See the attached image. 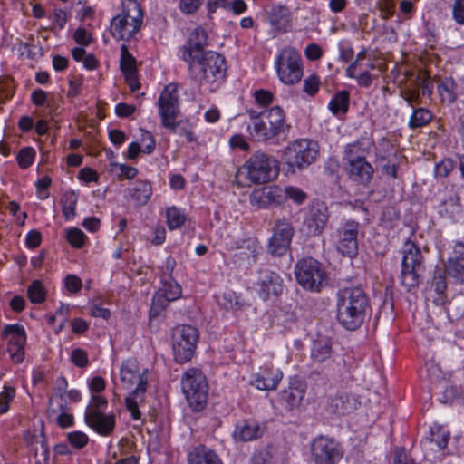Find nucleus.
Here are the masks:
<instances>
[{
    "instance_id": "obj_35",
    "label": "nucleus",
    "mask_w": 464,
    "mask_h": 464,
    "mask_svg": "<svg viewBox=\"0 0 464 464\" xmlns=\"http://www.w3.org/2000/svg\"><path fill=\"white\" fill-rule=\"evenodd\" d=\"M430 443H434L439 450L447 447L450 437V431L439 425L430 427Z\"/></svg>"
},
{
    "instance_id": "obj_7",
    "label": "nucleus",
    "mask_w": 464,
    "mask_h": 464,
    "mask_svg": "<svg viewBox=\"0 0 464 464\" xmlns=\"http://www.w3.org/2000/svg\"><path fill=\"white\" fill-rule=\"evenodd\" d=\"M181 387L193 411H201L208 395V385L202 372L196 368L188 369L181 378Z\"/></svg>"
},
{
    "instance_id": "obj_19",
    "label": "nucleus",
    "mask_w": 464,
    "mask_h": 464,
    "mask_svg": "<svg viewBox=\"0 0 464 464\" xmlns=\"http://www.w3.org/2000/svg\"><path fill=\"white\" fill-rule=\"evenodd\" d=\"M84 420L86 424L102 436L110 435L115 427L113 415H106L95 409L86 410Z\"/></svg>"
},
{
    "instance_id": "obj_38",
    "label": "nucleus",
    "mask_w": 464,
    "mask_h": 464,
    "mask_svg": "<svg viewBox=\"0 0 464 464\" xmlns=\"http://www.w3.org/2000/svg\"><path fill=\"white\" fill-rule=\"evenodd\" d=\"M62 210L66 220L72 219L76 213L77 196L73 192H67L62 197Z\"/></svg>"
},
{
    "instance_id": "obj_5",
    "label": "nucleus",
    "mask_w": 464,
    "mask_h": 464,
    "mask_svg": "<svg viewBox=\"0 0 464 464\" xmlns=\"http://www.w3.org/2000/svg\"><path fill=\"white\" fill-rule=\"evenodd\" d=\"M143 13L136 0H123L121 12L112 18L110 32L117 40L129 41L140 30Z\"/></svg>"
},
{
    "instance_id": "obj_55",
    "label": "nucleus",
    "mask_w": 464,
    "mask_h": 464,
    "mask_svg": "<svg viewBox=\"0 0 464 464\" xmlns=\"http://www.w3.org/2000/svg\"><path fill=\"white\" fill-rule=\"evenodd\" d=\"M256 102L261 106H267L274 101V94L266 90H257L254 93Z\"/></svg>"
},
{
    "instance_id": "obj_14",
    "label": "nucleus",
    "mask_w": 464,
    "mask_h": 464,
    "mask_svg": "<svg viewBox=\"0 0 464 464\" xmlns=\"http://www.w3.org/2000/svg\"><path fill=\"white\" fill-rule=\"evenodd\" d=\"M359 223L349 220L337 228L335 248L343 256L353 257L358 253Z\"/></svg>"
},
{
    "instance_id": "obj_41",
    "label": "nucleus",
    "mask_w": 464,
    "mask_h": 464,
    "mask_svg": "<svg viewBox=\"0 0 464 464\" xmlns=\"http://www.w3.org/2000/svg\"><path fill=\"white\" fill-rule=\"evenodd\" d=\"M30 301L34 304H42L45 300V291L39 280H34L27 289Z\"/></svg>"
},
{
    "instance_id": "obj_50",
    "label": "nucleus",
    "mask_w": 464,
    "mask_h": 464,
    "mask_svg": "<svg viewBox=\"0 0 464 464\" xmlns=\"http://www.w3.org/2000/svg\"><path fill=\"white\" fill-rule=\"evenodd\" d=\"M71 360L75 366L80 368H84L89 363L88 354L86 351L81 348H76L72 352Z\"/></svg>"
},
{
    "instance_id": "obj_62",
    "label": "nucleus",
    "mask_w": 464,
    "mask_h": 464,
    "mask_svg": "<svg viewBox=\"0 0 464 464\" xmlns=\"http://www.w3.org/2000/svg\"><path fill=\"white\" fill-rule=\"evenodd\" d=\"M202 0H180V10L185 14H193L201 5Z\"/></svg>"
},
{
    "instance_id": "obj_8",
    "label": "nucleus",
    "mask_w": 464,
    "mask_h": 464,
    "mask_svg": "<svg viewBox=\"0 0 464 464\" xmlns=\"http://www.w3.org/2000/svg\"><path fill=\"white\" fill-rule=\"evenodd\" d=\"M319 155V146L312 140H297L285 150L283 159L293 170L303 169L315 161Z\"/></svg>"
},
{
    "instance_id": "obj_6",
    "label": "nucleus",
    "mask_w": 464,
    "mask_h": 464,
    "mask_svg": "<svg viewBox=\"0 0 464 464\" xmlns=\"http://www.w3.org/2000/svg\"><path fill=\"white\" fill-rule=\"evenodd\" d=\"M297 283L311 292H320L328 284V275L324 266L313 257H304L295 266Z\"/></svg>"
},
{
    "instance_id": "obj_24",
    "label": "nucleus",
    "mask_w": 464,
    "mask_h": 464,
    "mask_svg": "<svg viewBox=\"0 0 464 464\" xmlns=\"http://www.w3.org/2000/svg\"><path fill=\"white\" fill-rule=\"evenodd\" d=\"M264 430L265 427L256 420H243L236 425L233 438L236 441L246 442L260 438Z\"/></svg>"
},
{
    "instance_id": "obj_2",
    "label": "nucleus",
    "mask_w": 464,
    "mask_h": 464,
    "mask_svg": "<svg viewBox=\"0 0 464 464\" xmlns=\"http://www.w3.org/2000/svg\"><path fill=\"white\" fill-rule=\"evenodd\" d=\"M338 296V322L347 330L358 329L362 324L369 308V299L365 291L360 286L346 287Z\"/></svg>"
},
{
    "instance_id": "obj_12",
    "label": "nucleus",
    "mask_w": 464,
    "mask_h": 464,
    "mask_svg": "<svg viewBox=\"0 0 464 464\" xmlns=\"http://www.w3.org/2000/svg\"><path fill=\"white\" fill-rule=\"evenodd\" d=\"M198 340V331L196 327L188 324L176 327L172 334L175 361L179 363L188 362L194 354Z\"/></svg>"
},
{
    "instance_id": "obj_37",
    "label": "nucleus",
    "mask_w": 464,
    "mask_h": 464,
    "mask_svg": "<svg viewBox=\"0 0 464 464\" xmlns=\"http://www.w3.org/2000/svg\"><path fill=\"white\" fill-rule=\"evenodd\" d=\"M432 119V113L424 108L415 109L410 118L409 126L411 129L420 128L428 124Z\"/></svg>"
},
{
    "instance_id": "obj_10",
    "label": "nucleus",
    "mask_w": 464,
    "mask_h": 464,
    "mask_svg": "<svg viewBox=\"0 0 464 464\" xmlns=\"http://www.w3.org/2000/svg\"><path fill=\"white\" fill-rule=\"evenodd\" d=\"M247 179L255 184L275 179L279 172L277 160L271 155L257 151L243 166Z\"/></svg>"
},
{
    "instance_id": "obj_30",
    "label": "nucleus",
    "mask_w": 464,
    "mask_h": 464,
    "mask_svg": "<svg viewBox=\"0 0 464 464\" xmlns=\"http://www.w3.org/2000/svg\"><path fill=\"white\" fill-rule=\"evenodd\" d=\"M131 198L140 206L145 205L152 194V188L149 182L138 180L129 188Z\"/></svg>"
},
{
    "instance_id": "obj_45",
    "label": "nucleus",
    "mask_w": 464,
    "mask_h": 464,
    "mask_svg": "<svg viewBox=\"0 0 464 464\" xmlns=\"http://www.w3.org/2000/svg\"><path fill=\"white\" fill-rule=\"evenodd\" d=\"M163 295L169 297V300L175 301L181 296V286L175 281H166L160 289Z\"/></svg>"
},
{
    "instance_id": "obj_56",
    "label": "nucleus",
    "mask_w": 464,
    "mask_h": 464,
    "mask_svg": "<svg viewBox=\"0 0 464 464\" xmlns=\"http://www.w3.org/2000/svg\"><path fill=\"white\" fill-rule=\"evenodd\" d=\"M319 83V77L314 74L311 75L308 78H306L304 82V91L307 94L313 96L318 92Z\"/></svg>"
},
{
    "instance_id": "obj_49",
    "label": "nucleus",
    "mask_w": 464,
    "mask_h": 464,
    "mask_svg": "<svg viewBox=\"0 0 464 464\" xmlns=\"http://www.w3.org/2000/svg\"><path fill=\"white\" fill-rule=\"evenodd\" d=\"M68 441L76 449H82L88 443V436L82 431L70 432L67 435Z\"/></svg>"
},
{
    "instance_id": "obj_15",
    "label": "nucleus",
    "mask_w": 464,
    "mask_h": 464,
    "mask_svg": "<svg viewBox=\"0 0 464 464\" xmlns=\"http://www.w3.org/2000/svg\"><path fill=\"white\" fill-rule=\"evenodd\" d=\"M294 233V227L287 219H276L267 245L268 252L276 256L285 255L290 247Z\"/></svg>"
},
{
    "instance_id": "obj_1",
    "label": "nucleus",
    "mask_w": 464,
    "mask_h": 464,
    "mask_svg": "<svg viewBox=\"0 0 464 464\" xmlns=\"http://www.w3.org/2000/svg\"><path fill=\"white\" fill-rule=\"evenodd\" d=\"M247 114L250 119L247 131L253 140L276 144L280 139L285 138L290 130L285 113L278 105L260 112L248 110Z\"/></svg>"
},
{
    "instance_id": "obj_28",
    "label": "nucleus",
    "mask_w": 464,
    "mask_h": 464,
    "mask_svg": "<svg viewBox=\"0 0 464 464\" xmlns=\"http://www.w3.org/2000/svg\"><path fill=\"white\" fill-rule=\"evenodd\" d=\"M328 221L327 208L321 205L311 209L309 218H307V226L314 234L320 233Z\"/></svg>"
},
{
    "instance_id": "obj_64",
    "label": "nucleus",
    "mask_w": 464,
    "mask_h": 464,
    "mask_svg": "<svg viewBox=\"0 0 464 464\" xmlns=\"http://www.w3.org/2000/svg\"><path fill=\"white\" fill-rule=\"evenodd\" d=\"M229 144L233 149H240L245 151L249 150V144L246 142L245 138L240 134L233 135L229 140Z\"/></svg>"
},
{
    "instance_id": "obj_31",
    "label": "nucleus",
    "mask_w": 464,
    "mask_h": 464,
    "mask_svg": "<svg viewBox=\"0 0 464 464\" xmlns=\"http://www.w3.org/2000/svg\"><path fill=\"white\" fill-rule=\"evenodd\" d=\"M370 138H361L345 147L344 153L346 160H356V157H365L372 146Z\"/></svg>"
},
{
    "instance_id": "obj_39",
    "label": "nucleus",
    "mask_w": 464,
    "mask_h": 464,
    "mask_svg": "<svg viewBox=\"0 0 464 464\" xmlns=\"http://www.w3.org/2000/svg\"><path fill=\"white\" fill-rule=\"evenodd\" d=\"M445 273L459 282H464V261L449 258L445 265Z\"/></svg>"
},
{
    "instance_id": "obj_43",
    "label": "nucleus",
    "mask_w": 464,
    "mask_h": 464,
    "mask_svg": "<svg viewBox=\"0 0 464 464\" xmlns=\"http://www.w3.org/2000/svg\"><path fill=\"white\" fill-rule=\"evenodd\" d=\"M171 300H169V297L161 291H158L152 299V304L150 308V316H157L160 313L164 310Z\"/></svg>"
},
{
    "instance_id": "obj_11",
    "label": "nucleus",
    "mask_w": 464,
    "mask_h": 464,
    "mask_svg": "<svg viewBox=\"0 0 464 464\" xmlns=\"http://www.w3.org/2000/svg\"><path fill=\"white\" fill-rule=\"evenodd\" d=\"M159 114L163 127L173 132H179L176 120L179 114V98L178 85L169 83L162 90L159 101Z\"/></svg>"
},
{
    "instance_id": "obj_3",
    "label": "nucleus",
    "mask_w": 464,
    "mask_h": 464,
    "mask_svg": "<svg viewBox=\"0 0 464 464\" xmlns=\"http://www.w3.org/2000/svg\"><path fill=\"white\" fill-rule=\"evenodd\" d=\"M121 381L126 390H134L125 398L127 410L134 420H140L141 413L139 407L145 400L148 387L147 371L142 373L136 361L129 360L121 367Z\"/></svg>"
},
{
    "instance_id": "obj_44",
    "label": "nucleus",
    "mask_w": 464,
    "mask_h": 464,
    "mask_svg": "<svg viewBox=\"0 0 464 464\" xmlns=\"http://www.w3.org/2000/svg\"><path fill=\"white\" fill-rule=\"evenodd\" d=\"M15 396V390L13 387L5 385L0 393V414L9 411V404Z\"/></svg>"
},
{
    "instance_id": "obj_61",
    "label": "nucleus",
    "mask_w": 464,
    "mask_h": 464,
    "mask_svg": "<svg viewBox=\"0 0 464 464\" xmlns=\"http://www.w3.org/2000/svg\"><path fill=\"white\" fill-rule=\"evenodd\" d=\"M339 50V60L343 63H349L353 58V49L348 45L344 44L343 43H340L338 45Z\"/></svg>"
},
{
    "instance_id": "obj_18",
    "label": "nucleus",
    "mask_w": 464,
    "mask_h": 464,
    "mask_svg": "<svg viewBox=\"0 0 464 464\" xmlns=\"http://www.w3.org/2000/svg\"><path fill=\"white\" fill-rule=\"evenodd\" d=\"M250 204L257 208H267L284 203L282 188L277 185L264 186L254 189L250 194Z\"/></svg>"
},
{
    "instance_id": "obj_4",
    "label": "nucleus",
    "mask_w": 464,
    "mask_h": 464,
    "mask_svg": "<svg viewBox=\"0 0 464 464\" xmlns=\"http://www.w3.org/2000/svg\"><path fill=\"white\" fill-rule=\"evenodd\" d=\"M190 76L201 83L221 82L226 78L227 63L223 55L208 51L188 64Z\"/></svg>"
},
{
    "instance_id": "obj_40",
    "label": "nucleus",
    "mask_w": 464,
    "mask_h": 464,
    "mask_svg": "<svg viewBox=\"0 0 464 464\" xmlns=\"http://www.w3.org/2000/svg\"><path fill=\"white\" fill-rule=\"evenodd\" d=\"M166 216L168 227L171 230L181 227L186 220L184 213L176 207L169 208Z\"/></svg>"
},
{
    "instance_id": "obj_60",
    "label": "nucleus",
    "mask_w": 464,
    "mask_h": 464,
    "mask_svg": "<svg viewBox=\"0 0 464 464\" xmlns=\"http://www.w3.org/2000/svg\"><path fill=\"white\" fill-rule=\"evenodd\" d=\"M141 140L145 143L142 152L150 154L155 149V140L152 134L148 130H141Z\"/></svg>"
},
{
    "instance_id": "obj_42",
    "label": "nucleus",
    "mask_w": 464,
    "mask_h": 464,
    "mask_svg": "<svg viewBox=\"0 0 464 464\" xmlns=\"http://www.w3.org/2000/svg\"><path fill=\"white\" fill-rule=\"evenodd\" d=\"M282 191L284 195V202L289 198L296 204H302L307 198L306 193L296 187L288 186L282 188Z\"/></svg>"
},
{
    "instance_id": "obj_23",
    "label": "nucleus",
    "mask_w": 464,
    "mask_h": 464,
    "mask_svg": "<svg viewBox=\"0 0 464 464\" xmlns=\"http://www.w3.org/2000/svg\"><path fill=\"white\" fill-rule=\"evenodd\" d=\"M120 66L130 90L134 92L140 89V84L138 82L136 60L130 53L126 44L121 46Z\"/></svg>"
},
{
    "instance_id": "obj_21",
    "label": "nucleus",
    "mask_w": 464,
    "mask_h": 464,
    "mask_svg": "<svg viewBox=\"0 0 464 464\" xmlns=\"http://www.w3.org/2000/svg\"><path fill=\"white\" fill-rule=\"evenodd\" d=\"M358 397L347 391L338 392L329 402V410L337 415H345L353 412L359 406Z\"/></svg>"
},
{
    "instance_id": "obj_16",
    "label": "nucleus",
    "mask_w": 464,
    "mask_h": 464,
    "mask_svg": "<svg viewBox=\"0 0 464 464\" xmlns=\"http://www.w3.org/2000/svg\"><path fill=\"white\" fill-rule=\"evenodd\" d=\"M207 46V32L201 27H197L189 34L187 42L180 47V58L188 64L207 53L208 52L205 50Z\"/></svg>"
},
{
    "instance_id": "obj_33",
    "label": "nucleus",
    "mask_w": 464,
    "mask_h": 464,
    "mask_svg": "<svg viewBox=\"0 0 464 464\" xmlns=\"http://www.w3.org/2000/svg\"><path fill=\"white\" fill-rule=\"evenodd\" d=\"M438 92L443 102L453 103L458 98L459 86L451 78H446L437 86Z\"/></svg>"
},
{
    "instance_id": "obj_34",
    "label": "nucleus",
    "mask_w": 464,
    "mask_h": 464,
    "mask_svg": "<svg viewBox=\"0 0 464 464\" xmlns=\"http://www.w3.org/2000/svg\"><path fill=\"white\" fill-rule=\"evenodd\" d=\"M375 155L379 161H388L401 157L395 146L387 139H382L378 142Z\"/></svg>"
},
{
    "instance_id": "obj_63",
    "label": "nucleus",
    "mask_w": 464,
    "mask_h": 464,
    "mask_svg": "<svg viewBox=\"0 0 464 464\" xmlns=\"http://www.w3.org/2000/svg\"><path fill=\"white\" fill-rule=\"evenodd\" d=\"M73 38L77 44L82 45H88L92 42L91 34L82 27L76 29Z\"/></svg>"
},
{
    "instance_id": "obj_46",
    "label": "nucleus",
    "mask_w": 464,
    "mask_h": 464,
    "mask_svg": "<svg viewBox=\"0 0 464 464\" xmlns=\"http://www.w3.org/2000/svg\"><path fill=\"white\" fill-rule=\"evenodd\" d=\"M66 238L72 246L80 248L84 245L86 236L81 229L73 227L67 231Z\"/></svg>"
},
{
    "instance_id": "obj_25",
    "label": "nucleus",
    "mask_w": 464,
    "mask_h": 464,
    "mask_svg": "<svg viewBox=\"0 0 464 464\" xmlns=\"http://www.w3.org/2000/svg\"><path fill=\"white\" fill-rule=\"evenodd\" d=\"M260 292L264 299L270 295L278 296L283 293V280L275 272L267 271L262 276L259 281Z\"/></svg>"
},
{
    "instance_id": "obj_52",
    "label": "nucleus",
    "mask_w": 464,
    "mask_h": 464,
    "mask_svg": "<svg viewBox=\"0 0 464 464\" xmlns=\"http://www.w3.org/2000/svg\"><path fill=\"white\" fill-rule=\"evenodd\" d=\"M401 157L396 158L388 161L382 165V171L384 175L392 177V179L398 178V168L401 163Z\"/></svg>"
},
{
    "instance_id": "obj_36",
    "label": "nucleus",
    "mask_w": 464,
    "mask_h": 464,
    "mask_svg": "<svg viewBox=\"0 0 464 464\" xmlns=\"http://www.w3.org/2000/svg\"><path fill=\"white\" fill-rule=\"evenodd\" d=\"M350 94L347 91L338 92L329 102V110L333 114L345 113L349 107Z\"/></svg>"
},
{
    "instance_id": "obj_57",
    "label": "nucleus",
    "mask_w": 464,
    "mask_h": 464,
    "mask_svg": "<svg viewBox=\"0 0 464 464\" xmlns=\"http://www.w3.org/2000/svg\"><path fill=\"white\" fill-rule=\"evenodd\" d=\"M432 286L438 294H442L447 287L444 272L437 270L433 276Z\"/></svg>"
},
{
    "instance_id": "obj_22",
    "label": "nucleus",
    "mask_w": 464,
    "mask_h": 464,
    "mask_svg": "<svg viewBox=\"0 0 464 464\" xmlns=\"http://www.w3.org/2000/svg\"><path fill=\"white\" fill-rule=\"evenodd\" d=\"M347 172L353 180L361 183L368 184L373 176V168L366 160L365 157H356V160H346Z\"/></svg>"
},
{
    "instance_id": "obj_51",
    "label": "nucleus",
    "mask_w": 464,
    "mask_h": 464,
    "mask_svg": "<svg viewBox=\"0 0 464 464\" xmlns=\"http://www.w3.org/2000/svg\"><path fill=\"white\" fill-rule=\"evenodd\" d=\"M348 78L354 79L359 86L368 88L371 86L375 77L369 72V70H363L362 72H355L354 76H348Z\"/></svg>"
},
{
    "instance_id": "obj_53",
    "label": "nucleus",
    "mask_w": 464,
    "mask_h": 464,
    "mask_svg": "<svg viewBox=\"0 0 464 464\" xmlns=\"http://www.w3.org/2000/svg\"><path fill=\"white\" fill-rule=\"evenodd\" d=\"M454 164L450 160H444L435 166V175L440 178L447 177L453 169Z\"/></svg>"
},
{
    "instance_id": "obj_27",
    "label": "nucleus",
    "mask_w": 464,
    "mask_h": 464,
    "mask_svg": "<svg viewBox=\"0 0 464 464\" xmlns=\"http://www.w3.org/2000/svg\"><path fill=\"white\" fill-rule=\"evenodd\" d=\"M188 464H222V462L212 450L199 446L188 454Z\"/></svg>"
},
{
    "instance_id": "obj_20",
    "label": "nucleus",
    "mask_w": 464,
    "mask_h": 464,
    "mask_svg": "<svg viewBox=\"0 0 464 464\" xmlns=\"http://www.w3.org/2000/svg\"><path fill=\"white\" fill-rule=\"evenodd\" d=\"M283 378V372L273 365H264L252 382L261 391L276 390Z\"/></svg>"
},
{
    "instance_id": "obj_54",
    "label": "nucleus",
    "mask_w": 464,
    "mask_h": 464,
    "mask_svg": "<svg viewBox=\"0 0 464 464\" xmlns=\"http://www.w3.org/2000/svg\"><path fill=\"white\" fill-rule=\"evenodd\" d=\"M452 17L458 24H464V0L454 1L452 5Z\"/></svg>"
},
{
    "instance_id": "obj_59",
    "label": "nucleus",
    "mask_w": 464,
    "mask_h": 464,
    "mask_svg": "<svg viewBox=\"0 0 464 464\" xmlns=\"http://www.w3.org/2000/svg\"><path fill=\"white\" fill-rule=\"evenodd\" d=\"M65 287L71 293H77L82 288V280L74 275H69L64 279Z\"/></svg>"
},
{
    "instance_id": "obj_26",
    "label": "nucleus",
    "mask_w": 464,
    "mask_h": 464,
    "mask_svg": "<svg viewBox=\"0 0 464 464\" xmlns=\"http://www.w3.org/2000/svg\"><path fill=\"white\" fill-rule=\"evenodd\" d=\"M304 396V389L289 386L279 393L278 403L285 411H292L301 405Z\"/></svg>"
},
{
    "instance_id": "obj_47",
    "label": "nucleus",
    "mask_w": 464,
    "mask_h": 464,
    "mask_svg": "<svg viewBox=\"0 0 464 464\" xmlns=\"http://www.w3.org/2000/svg\"><path fill=\"white\" fill-rule=\"evenodd\" d=\"M35 157V151L30 147L22 149L17 155V161L22 169H26L32 165Z\"/></svg>"
},
{
    "instance_id": "obj_13",
    "label": "nucleus",
    "mask_w": 464,
    "mask_h": 464,
    "mask_svg": "<svg viewBox=\"0 0 464 464\" xmlns=\"http://www.w3.org/2000/svg\"><path fill=\"white\" fill-rule=\"evenodd\" d=\"M401 268V284L406 287H413L420 282V275L423 271V256L419 247L411 241L403 246Z\"/></svg>"
},
{
    "instance_id": "obj_58",
    "label": "nucleus",
    "mask_w": 464,
    "mask_h": 464,
    "mask_svg": "<svg viewBox=\"0 0 464 464\" xmlns=\"http://www.w3.org/2000/svg\"><path fill=\"white\" fill-rule=\"evenodd\" d=\"M304 55L310 61H317L323 56V50L317 44H310L304 49Z\"/></svg>"
},
{
    "instance_id": "obj_17",
    "label": "nucleus",
    "mask_w": 464,
    "mask_h": 464,
    "mask_svg": "<svg viewBox=\"0 0 464 464\" xmlns=\"http://www.w3.org/2000/svg\"><path fill=\"white\" fill-rule=\"evenodd\" d=\"M311 454L315 464H335L340 459L337 443L327 437L319 436L311 443Z\"/></svg>"
},
{
    "instance_id": "obj_48",
    "label": "nucleus",
    "mask_w": 464,
    "mask_h": 464,
    "mask_svg": "<svg viewBox=\"0 0 464 464\" xmlns=\"http://www.w3.org/2000/svg\"><path fill=\"white\" fill-rule=\"evenodd\" d=\"M25 344H7V352L14 363H21L24 359Z\"/></svg>"
},
{
    "instance_id": "obj_32",
    "label": "nucleus",
    "mask_w": 464,
    "mask_h": 464,
    "mask_svg": "<svg viewBox=\"0 0 464 464\" xmlns=\"http://www.w3.org/2000/svg\"><path fill=\"white\" fill-rule=\"evenodd\" d=\"M2 336L7 341V344H25L26 334L21 324H7L5 326Z\"/></svg>"
},
{
    "instance_id": "obj_9",
    "label": "nucleus",
    "mask_w": 464,
    "mask_h": 464,
    "mask_svg": "<svg viewBox=\"0 0 464 464\" xmlns=\"http://www.w3.org/2000/svg\"><path fill=\"white\" fill-rule=\"evenodd\" d=\"M275 66L279 80L285 85L298 83L304 74L300 53L293 47H285L276 56Z\"/></svg>"
},
{
    "instance_id": "obj_29",
    "label": "nucleus",
    "mask_w": 464,
    "mask_h": 464,
    "mask_svg": "<svg viewBox=\"0 0 464 464\" xmlns=\"http://www.w3.org/2000/svg\"><path fill=\"white\" fill-rule=\"evenodd\" d=\"M334 354L332 343L329 340H317L314 342L311 349V358L315 362H324Z\"/></svg>"
}]
</instances>
